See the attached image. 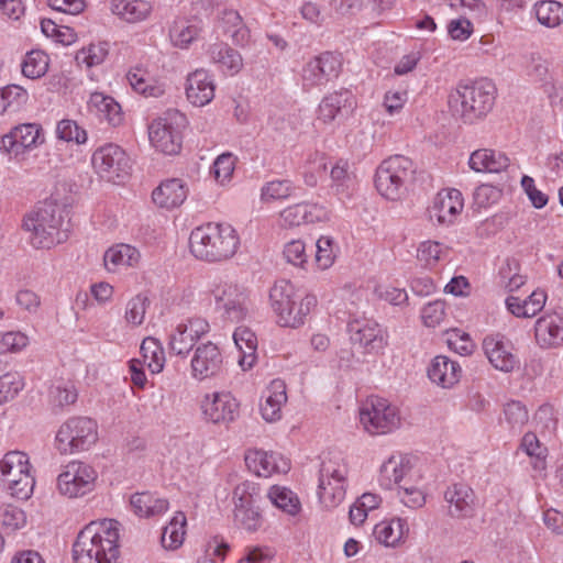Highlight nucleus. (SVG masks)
I'll use <instances>...</instances> for the list:
<instances>
[{"label": "nucleus", "instance_id": "nucleus-20", "mask_svg": "<svg viewBox=\"0 0 563 563\" xmlns=\"http://www.w3.org/2000/svg\"><path fill=\"white\" fill-rule=\"evenodd\" d=\"M351 341L364 347L366 352H378L386 344L383 329L373 321H354L349 324Z\"/></svg>", "mask_w": 563, "mask_h": 563}, {"label": "nucleus", "instance_id": "nucleus-51", "mask_svg": "<svg viewBox=\"0 0 563 563\" xmlns=\"http://www.w3.org/2000/svg\"><path fill=\"white\" fill-rule=\"evenodd\" d=\"M24 382L19 373H7L0 377V405L14 399L23 389Z\"/></svg>", "mask_w": 563, "mask_h": 563}, {"label": "nucleus", "instance_id": "nucleus-29", "mask_svg": "<svg viewBox=\"0 0 563 563\" xmlns=\"http://www.w3.org/2000/svg\"><path fill=\"white\" fill-rule=\"evenodd\" d=\"M462 194L457 189L440 192L435 199L433 212L442 224H450L463 209Z\"/></svg>", "mask_w": 563, "mask_h": 563}, {"label": "nucleus", "instance_id": "nucleus-61", "mask_svg": "<svg viewBox=\"0 0 563 563\" xmlns=\"http://www.w3.org/2000/svg\"><path fill=\"white\" fill-rule=\"evenodd\" d=\"M445 317V302L434 300L426 305L421 311V319L424 325L435 328Z\"/></svg>", "mask_w": 563, "mask_h": 563}, {"label": "nucleus", "instance_id": "nucleus-59", "mask_svg": "<svg viewBox=\"0 0 563 563\" xmlns=\"http://www.w3.org/2000/svg\"><path fill=\"white\" fill-rule=\"evenodd\" d=\"M126 78L131 87L139 93L144 96L157 97L163 91L159 87L151 85L141 69L130 70Z\"/></svg>", "mask_w": 563, "mask_h": 563}, {"label": "nucleus", "instance_id": "nucleus-10", "mask_svg": "<svg viewBox=\"0 0 563 563\" xmlns=\"http://www.w3.org/2000/svg\"><path fill=\"white\" fill-rule=\"evenodd\" d=\"M360 422L371 434H385L399 427L400 417L397 408L388 400L369 397L360 408Z\"/></svg>", "mask_w": 563, "mask_h": 563}, {"label": "nucleus", "instance_id": "nucleus-24", "mask_svg": "<svg viewBox=\"0 0 563 563\" xmlns=\"http://www.w3.org/2000/svg\"><path fill=\"white\" fill-rule=\"evenodd\" d=\"M354 108L351 91L340 90L325 96L319 104V119L324 123L349 114Z\"/></svg>", "mask_w": 563, "mask_h": 563}, {"label": "nucleus", "instance_id": "nucleus-13", "mask_svg": "<svg viewBox=\"0 0 563 563\" xmlns=\"http://www.w3.org/2000/svg\"><path fill=\"white\" fill-rule=\"evenodd\" d=\"M343 65L342 55L338 52H323L310 59L302 68L303 87L323 86L339 77Z\"/></svg>", "mask_w": 563, "mask_h": 563}, {"label": "nucleus", "instance_id": "nucleus-11", "mask_svg": "<svg viewBox=\"0 0 563 563\" xmlns=\"http://www.w3.org/2000/svg\"><path fill=\"white\" fill-rule=\"evenodd\" d=\"M209 292L214 298L218 309L232 322L243 320L249 312L247 295L243 287L228 280L214 279L209 284Z\"/></svg>", "mask_w": 563, "mask_h": 563}, {"label": "nucleus", "instance_id": "nucleus-30", "mask_svg": "<svg viewBox=\"0 0 563 563\" xmlns=\"http://www.w3.org/2000/svg\"><path fill=\"white\" fill-rule=\"evenodd\" d=\"M460 373V365L443 355L434 357L428 368L429 378L443 388L451 387L457 383Z\"/></svg>", "mask_w": 563, "mask_h": 563}, {"label": "nucleus", "instance_id": "nucleus-34", "mask_svg": "<svg viewBox=\"0 0 563 563\" xmlns=\"http://www.w3.org/2000/svg\"><path fill=\"white\" fill-rule=\"evenodd\" d=\"M221 26L233 44L244 46L250 40V30L240 13L232 9H225L221 13Z\"/></svg>", "mask_w": 563, "mask_h": 563}, {"label": "nucleus", "instance_id": "nucleus-31", "mask_svg": "<svg viewBox=\"0 0 563 563\" xmlns=\"http://www.w3.org/2000/svg\"><path fill=\"white\" fill-rule=\"evenodd\" d=\"M475 172L500 173L509 165V158L494 150L482 148L473 152L468 161Z\"/></svg>", "mask_w": 563, "mask_h": 563}, {"label": "nucleus", "instance_id": "nucleus-44", "mask_svg": "<svg viewBox=\"0 0 563 563\" xmlns=\"http://www.w3.org/2000/svg\"><path fill=\"white\" fill-rule=\"evenodd\" d=\"M349 466L344 459L333 456L324 460L319 471V478L322 484H329V481L347 483Z\"/></svg>", "mask_w": 563, "mask_h": 563}, {"label": "nucleus", "instance_id": "nucleus-23", "mask_svg": "<svg viewBox=\"0 0 563 563\" xmlns=\"http://www.w3.org/2000/svg\"><path fill=\"white\" fill-rule=\"evenodd\" d=\"M188 195L187 184L179 178L166 179L153 190L152 199L156 206L173 209L183 205Z\"/></svg>", "mask_w": 563, "mask_h": 563}, {"label": "nucleus", "instance_id": "nucleus-19", "mask_svg": "<svg viewBox=\"0 0 563 563\" xmlns=\"http://www.w3.org/2000/svg\"><path fill=\"white\" fill-rule=\"evenodd\" d=\"M534 338L541 349L563 344V312H551L540 317L534 324Z\"/></svg>", "mask_w": 563, "mask_h": 563}, {"label": "nucleus", "instance_id": "nucleus-14", "mask_svg": "<svg viewBox=\"0 0 563 563\" xmlns=\"http://www.w3.org/2000/svg\"><path fill=\"white\" fill-rule=\"evenodd\" d=\"M97 478L96 471L82 463L70 462L57 478V487L62 495L69 498L82 496L93 488Z\"/></svg>", "mask_w": 563, "mask_h": 563}, {"label": "nucleus", "instance_id": "nucleus-60", "mask_svg": "<svg viewBox=\"0 0 563 563\" xmlns=\"http://www.w3.org/2000/svg\"><path fill=\"white\" fill-rule=\"evenodd\" d=\"M108 44H91L88 48H82L77 53L76 59L85 63L88 67L101 64L108 54Z\"/></svg>", "mask_w": 563, "mask_h": 563}, {"label": "nucleus", "instance_id": "nucleus-9", "mask_svg": "<svg viewBox=\"0 0 563 563\" xmlns=\"http://www.w3.org/2000/svg\"><path fill=\"white\" fill-rule=\"evenodd\" d=\"M186 117L170 110L163 118L153 121L148 126L151 144L166 155H175L180 152L183 143V129L186 126Z\"/></svg>", "mask_w": 563, "mask_h": 563}, {"label": "nucleus", "instance_id": "nucleus-57", "mask_svg": "<svg viewBox=\"0 0 563 563\" xmlns=\"http://www.w3.org/2000/svg\"><path fill=\"white\" fill-rule=\"evenodd\" d=\"M292 192V185L290 180H273L267 183L261 191L263 201H269L275 199H285Z\"/></svg>", "mask_w": 563, "mask_h": 563}, {"label": "nucleus", "instance_id": "nucleus-53", "mask_svg": "<svg viewBox=\"0 0 563 563\" xmlns=\"http://www.w3.org/2000/svg\"><path fill=\"white\" fill-rule=\"evenodd\" d=\"M56 134L59 140L84 144L87 141V132L76 121L64 119L57 123Z\"/></svg>", "mask_w": 563, "mask_h": 563}, {"label": "nucleus", "instance_id": "nucleus-6", "mask_svg": "<svg viewBox=\"0 0 563 563\" xmlns=\"http://www.w3.org/2000/svg\"><path fill=\"white\" fill-rule=\"evenodd\" d=\"M264 499L255 483L245 481L238 484L232 492L234 526L247 533L257 532L265 522L262 508Z\"/></svg>", "mask_w": 563, "mask_h": 563}, {"label": "nucleus", "instance_id": "nucleus-43", "mask_svg": "<svg viewBox=\"0 0 563 563\" xmlns=\"http://www.w3.org/2000/svg\"><path fill=\"white\" fill-rule=\"evenodd\" d=\"M144 363L152 373H159L165 363V353L161 342L152 336L145 338L141 344Z\"/></svg>", "mask_w": 563, "mask_h": 563}, {"label": "nucleus", "instance_id": "nucleus-7", "mask_svg": "<svg viewBox=\"0 0 563 563\" xmlns=\"http://www.w3.org/2000/svg\"><path fill=\"white\" fill-rule=\"evenodd\" d=\"M416 166L404 155H393L384 159L377 167L375 186L378 192L389 199L398 200L407 191L412 180Z\"/></svg>", "mask_w": 563, "mask_h": 563}, {"label": "nucleus", "instance_id": "nucleus-4", "mask_svg": "<svg viewBox=\"0 0 563 563\" xmlns=\"http://www.w3.org/2000/svg\"><path fill=\"white\" fill-rule=\"evenodd\" d=\"M496 92L494 82L488 79L461 84L449 95V108L453 117L472 124L490 112Z\"/></svg>", "mask_w": 563, "mask_h": 563}, {"label": "nucleus", "instance_id": "nucleus-37", "mask_svg": "<svg viewBox=\"0 0 563 563\" xmlns=\"http://www.w3.org/2000/svg\"><path fill=\"white\" fill-rule=\"evenodd\" d=\"M110 10L122 20L134 23L147 18L151 12V5L143 0H112Z\"/></svg>", "mask_w": 563, "mask_h": 563}, {"label": "nucleus", "instance_id": "nucleus-45", "mask_svg": "<svg viewBox=\"0 0 563 563\" xmlns=\"http://www.w3.org/2000/svg\"><path fill=\"white\" fill-rule=\"evenodd\" d=\"M538 21L548 27H555L563 23V4L553 1H541L536 5Z\"/></svg>", "mask_w": 563, "mask_h": 563}, {"label": "nucleus", "instance_id": "nucleus-38", "mask_svg": "<svg viewBox=\"0 0 563 563\" xmlns=\"http://www.w3.org/2000/svg\"><path fill=\"white\" fill-rule=\"evenodd\" d=\"M131 506L136 515L148 518L165 512L168 509V501L144 492L132 495Z\"/></svg>", "mask_w": 563, "mask_h": 563}, {"label": "nucleus", "instance_id": "nucleus-17", "mask_svg": "<svg viewBox=\"0 0 563 563\" xmlns=\"http://www.w3.org/2000/svg\"><path fill=\"white\" fill-rule=\"evenodd\" d=\"M202 411L208 421L227 423L233 421L239 413V404L229 393H214L206 396Z\"/></svg>", "mask_w": 563, "mask_h": 563}, {"label": "nucleus", "instance_id": "nucleus-18", "mask_svg": "<svg viewBox=\"0 0 563 563\" xmlns=\"http://www.w3.org/2000/svg\"><path fill=\"white\" fill-rule=\"evenodd\" d=\"M483 350L490 364L501 372H510L517 364L512 344L505 336L488 335L483 341Z\"/></svg>", "mask_w": 563, "mask_h": 563}, {"label": "nucleus", "instance_id": "nucleus-21", "mask_svg": "<svg viewBox=\"0 0 563 563\" xmlns=\"http://www.w3.org/2000/svg\"><path fill=\"white\" fill-rule=\"evenodd\" d=\"M214 82L207 70L197 69L188 75L186 96L194 106L208 104L214 98Z\"/></svg>", "mask_w": 563, "mask_h": 563}, {"label": "nucleus", "instance_id": "nucleus-36", "mask_svg": "<svg viewBox=\"0 0 563 563\" xmlns=\"http://www.w3.org/2000/svg\"><path fill=\"white\" fill-rule=\"evenodd\" d=\"M140 252L129 244H118L110 247L103 256L108 271L114 272L119 267H129L137 264Z\"/></svg>", "mask_w": 563, "mask_h": 563}, {"label": "nucleus", "instance_id": "nucleus-50", "mask_svg": "<svg viewBox=\"0 0 563 563\" xmlns=\"http://www.w3.org/2000/svg\"><path fill=\"white\" fill-rule=\"evenodd\" d=\"M196 339L190 334L183 324L177 328L169 335V350L177 355H187L192 349Z\"/></svg>", "mask_w": 563, "mask_h": 563}, {"label": "nucleus", "instance_id": "nucleus-58", "mask_svg": "<svg viewBox=\"0 0 563 563\" xmlns=\"http://www.w3.org/2000/svg\"><path fill=\"white\" fill-rule=\"evenodd\" d=\"M235 167V158L231 153H223L217 157L212 166V174L218 183L230 180Z\"/></svg>", "mask_w": 563, "mask_h": 563}, {"label": "nucleus", "instance_id": "nucleus-54", "mask_svg": "<svg viewBox=\"0 0 563 563\" xmlns=\"http://www.w3.org/2000/svg\"><path fill=\"white\" fill-rule=\"evenodd\" d=\"M148 306V299L146 296L141 294L136 295L126 303L125 309V321L137 327L143 323L146 308Z\"/></svg>", "mask_w": 563, "mask_h": 563}, {"label": "nucleus", "instance_id": "nucleus-5", "mask_svg": "<svg viewBox=\"0 0 563 563\" xmlns=\"http://www.w3.org/2000/svg\"><path fill=\"white\" fill-rule=\"evenodd\" d=\"M272 307L283 327L297 328L303 323L305 318L317 305L312 295L301 297L295 286L288 280H278L271 289Z\"/></svg>", "mask_w": 563, "mask_h": 563}, {"label": "nucleus", "instance_id": "nucleus-55", "mask_svg": "<svg viewBox=\"0 0 563 563\" xmlns=\"http://www.w3.org/2000/svg\"><path fill=\"white\" fill-rule=\"evenodd\" d=\"M449 253V249L439 242L426 241L418 249V258L431 266L444 258Z\"/></svg>", "mask_w": 563, "mask_h": 563}, {"label": "nucleus", "instance_id": "nucleus-8", "mask_svg": "<svg viewBox=\"0 0 563 563\" xmlns=\"http://www.w3.org/2000/svg\"><path fill=\"white\" fill-rule=\"evenodd\" d=\"M98 440V426L88 417H71L58 429L56 448L63 454L88 450Z\"/></svg>", "mask_w": 563, "mask_h": 563}, {"label": "nucleus", "instance_id": "nucleus-49", "mask_svg": "<svg viewBox=\"0 0 563 563\" xmlns=\"http://www.w3.org/2000/svg\"><path fill=\"white\" fill-rule=\"evenodd\" d=\"M199 35V27L184 21L176 22L169 31L174 46L187 48Z\"/></svg>", "mask_w": 563, "mask_h": 563}, {"label": "nucleus", "instance_id": "nucleus-35", "mask_svg": "<svg viewBox=\"0 0 563 563\" xmlns=\"http://www.w3.org/2000/svg\"><path fill=\"white\" fill-rule=\"evenodd\" d=\"M233 340L240 352L243 354L239 361L240 366L246 371L255 362L257 349V338L255 333L246 327H238L233 333Z\"/></svg>", "mask_w": 563, "mask_h": 563}, {"label": "nucleus", "instance_id": "nucleus-39", "mask_svg": "<svg viewBox=\"0 0 563 563\" xmlns=\"http://www.w3.org/2000/svg\"><path fill=\"white\" fill-rule=\"evenodd\" d=\"M0 472L5 484H8V478H19L30 472L27 455L20 451L7 453L0 461Z\"/></svg>", "mask_w": 563, "mask_h": 563}, {"label": "nucleus", "instance_id": "nucleus-62", "mask_svg": "<svg viewBox=\"0 0 563 563\" xmlns=\"http://www.w3.org/2000/svg\"><path fill=\"white\" fill-rule=\"evenodd\" d=\"M316 262L321 269L329 268L335 258L333 241L329 236H321L316 243Z\"/></svg>", "mask_w": 563, "mask_h": 563}, {"label": "nucleus", "instance_id": "nucleus-32", "mask_svg": "<svg viewBox=\"0 0 563 563\" xmlns=\"http://www.w3.org/2000/svg\"><path fill=\"white\" fill-rule=\"evenodd\" d=\"M264 402L261 405L263 418L273 422L280 418L283 405L287 401L286 385L283 380H273L267 390Z\"/></svg>", "mask_w": 563, "mask_h": 563}, {"label": "nucleus", "instance_id": "nucleus-26", "mask_svg": "<svg viewBox=\"0 0 563 563\" xmlns=\"http://www.w3.org/2000/svg\"><path fill=\"white\" fill-rule=\"evenodd\" d=\"M207 54L212 63L220 65L222 71L234 76L243 68V57L239 51L223 42H217L208 47Z\"/></svg>", "mask_w": 563, "mask_h": 563}, {"label": "nucleus", "instance_id": "nucleus-46", "mask_svg": "<svg viewBox=\"0 0 563 563\" xmlns=\"http://www.w3.org/2000/svg\"><path fill=\"white\" fill-rule=\"evenodd\" d=\"M330 485L322 484L319 478L318 496L321 504L327 508H334L340 505L345 497L346 483L329 481Z\"/></svg>", "mask_w": 563, "mask_h": 563}, {"label": "nucleus", "instance_id": "nucleus-3", "mask_svg": "<svg viewBox=\"0 0 563 563\" xmlns=\"http://www.w3.org/2000/svg\"><path fill=\"white\" fill-rule=\"evenodd\" d=\"M240 245L236 231L224 223H207L194 229L189 236L191 254L201 261L216 263L234 256Z\"/></svg>", "mask_w": 563, "mask_h": 563}, {"label": "nucleus", "instance_id": "nucleus-64", "mask_svg": "<svg viewBox=\"0 0 563 563\" xmlns=\"http://www.w3.org/2000/svg\"><path fill=\"white\" fill-rule=\"evenodd\" d=\"M330 176L338 191H343L344 189L349 188L354 178L353 173L350 170L349 163L344 161H339L331 168Z\"/></svg>", "mask_w": 563, "mask_h": 563}, {"label": "nucleus", "instance_id": "nucleus-52", "mask_svg": "<svg viewBox=\"0 0 563 563\" xmlns=\"http://www.w3.org/2000/svg\"><path fill=\"white\" fill-rule=\"evenodd\" d=\"M25 522L26 518L22 509L12 505L0 507V526L8 532L22 528Z\"/></svg>", "mask_w": 563, "mask_h": 563}, {"label": "nucleus", "instance_id": "nucleus-1", "mask_svg": "<svg viewBox=\"0 0 563 563\" xmlns=\"http://www.w3.org/2000/svg\"><path fill=\"white\" fill-rule=\"evenodd\" d=\"M119 522L112 519L92 521L73 544L75 563H119Z\"/></svg>", "mask_w": 563, "mask_h": 563}, {"label": "nucleus", "instance_id": "nucleus-47", "mask_svg": "<svg viewBox=\"0 0 563 563\" xmlns=\"http://www.w3.org/2000/svg\"><path fill=\"white\" fill-rule=\"evenodd\" d=\"M48 68V56L42 51H31L22 63L25 77L36 79L44 76Z\"/></svg>", "mask_w": 563, "mask_h": 563}, {"label": "nucleus", "instance_id": "nucleus-12", "mask_svg": "<svg viewBox=\"0 0 563 563\" xmlns=\"http://www.w3.org/2000/svg\"><path fill=\"white\" fill-rule=\"evenodd\" d=\"M91 162L95 170L107 181L117 183L130 174V158L117 144L110 143L97 148Z\"/></svg>", "mask_w": 563, "mask_h": 563}, {"label": "nucleus", "instance_id": "nucleus-25", "mask_svg": "<svg viewBox=\"0 0 563 563\" xmlns=\"http://www.w3.org/2000/svg\"><path fill=\"white\" fill-rule=\"evenodd\" d=\"M245 461L249 467L262 477H269L275 473H287L290 468L289 462L285 457L273 452L255 451L247 454Z\"/></svg>", "mask_w": 563, "mask_h": 563}, {"label": "nucleus", "instance_id": "nucleus-40", "mask_svg": "<svg viewBox=\"0 0 563 563\" xmlns=\"http://www.w3.org/2000/svg\"><path fill=\"white\" fill-rule=\"evenodd\" d=\"M186 522L184 512L175 514L169 523L163 529L161 541L165 549L175 550L183 544L186 534Z\"/></svg>", "mask_w": 563, "mask_h": 563}, {"label": "nucleus", "instance_id": "nucleus-33", "mask_svg": "<svg viewBox=\"0 0 563 563\" xmlns=\"http://www.w3.org/2000/svg\"><path fill=\"white\" fill-rule=\"evenodd\" d=\"M88 107L96 115L113 126L122 122L121 107L112 97L104 96L101 92H93L88 101Z\"/></svg>", "mask_w": 563, "mask_h": 563}, {"label": "nucleus", "instance_id": "nucleus-15", "mask_svg": "<svg viewBox=\"0 0 563 563\" xmlns=\"http://www.w3.org/2000/svg\"><path fill=\"white\" fill-rule=\"evenodd\" d=\"M190 366L192 377L199 380L220 374L223 356L218 345L212 342L199 344L194 351Z\"/></svg>", "mask_w": 563, "mask_h": 563}, {"label": "nucleus", "instance_id": "nucleus-48", "mask_svg": "<svg viewBox=\"0 0 563 563\" xmlns=\"http://www.w3.org/2000/svg\"><path fill=\"white\" fill-rule=\"evenodd\" d=\"M29 95L24 88L18 85H9L0 89V113L8 109H19L27 102Z\"/></svg>", "mask_w": 563, "mask_h": 563}, {"label": "nucleus", "instance_id": "nucleus-28", "mask_svg": "<svg viewBox=\"0 0 563 563\" xmlns=\"http://www.w3.org/2000/svg\"><path fill=\"white\" fill-rule=\"evenodd\" d=\"M412 470L411 457L405 455H391L383 463L379 471L380 486L390 489L394 485L407 476Z\"/></svg>", "mask_w": 563, "mask_h": 563}, {"label": "nucleus", "instance_id": "nucleus-27", "mask_svg": "<svg viewBox=\"0 0 563 563\" xmlns=\"http://www.w3.org/2000/svg\"><path fill=\"white\" fill-rule=\"evenodd\" d=\"M324 217V209L318 205L297 203L280 212V222L284 227H298L302 223L321 221Z\"/></svg>", "mask_w": 563, "mask_h": 563}, {"label": "nucleus", "instance_id": "nucleus-16", "mask_svg": "<svg viewBox=\"0 0 563 563\" xmlns=\"http://www.w3.org/2000/svg\"><path fill=\"white\" fill-rule=\"evenodd\" d=\"M43 142L42 128L35 123H24L14 126L1 137V150L7 154L20 155Z\"/></svg>", "mask_w": 563, "mask_h": 563}, {"label": "nucleus", "instance_id": "nucleus-42", "mask_svg": "<svg viewBox=\"0 0 563 563\" xmlns=\"http://www.w3.org/2000/svg\"><path fill=\"white\" fill-rule=\"evenodd\" d=\"M267 497L273 505L290 516H296L301 509L297 495L286 487L273 486Z\"/></svg>", "mask_w": 563, "mask_h": 563}, {"label": "nucleus", "instance_id": "nucleus-22", "mask_svg": "<svg viewBox=\"0 0 563 563\" xmlns=\"http://www.w3.org/2000/svg\"><path fill=\"white\" fill-rule=\"evenodd\" d=\"M444 499L449 504V514L452 517L466 518L475 512V494L467 485L454 484L448 487Z\"/></svg>", "mask_w": 563, "mask_h": 563}, {"label": "nucleus", "instance_id": "nucleus-56", "mask_svg": "<svg viewBox=\"0 0 563 563\" xmlns=\"http://www.w3.org/2000/svg\"><path fill=\"white\" fill-rule=\"evenodd\" d=\"M505 420L512 430H520L529 419L528 410L520 401H510L506 404Z\"/></svg>", "mask_w": 563, "mask_h": 563}, {"label": "nucleus", "instance_id": "nucleus-2", "mask_svg": "<svg viewBox=\"0 0 563 563\" xmlns=\"http://www.w3.org/2000/svg\"><path fill=\"white\" fill-rule=\"evenodd\" d=\"M68 211L64 206L45 201L30 212L23 228L30 233V243L35 249L49 250L68 239Z\"/></svg>", "mask_w": 563, "mask_h": 563}, {"label": "nucleus", "instance_id": "nucleus-63", "mask_svg": "<svg viewBox=\"0 0 563 563\" xmlns=\"http://www.w3.org/2000/svg\"><path fill=\"white\" fill-rule=\"evenodd\" d=\"M7 485L12 496L19 499H26L33 490L34 478L27 472L19 476V478H8Z\"/></svg>", "mask_w": 563, "mask_h": 563}, {"label": "nucleus", "instance_id": "nucleus-41", "mask_svg": "<svg viewBox=\"0 0 563 563\" xmlns=\"http://www.w3.org/2000/svg\"><path fill=\"white\" fill-rule=\"evenodd\" d=\"M405 526L406 522L400 518L389 522L383 521L374 527L373 536L380 544L394 547L404 537Z\"/></svg>", "mask_w": 563, "mask_h": 563}]
</instances>
